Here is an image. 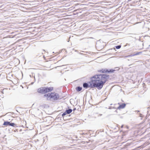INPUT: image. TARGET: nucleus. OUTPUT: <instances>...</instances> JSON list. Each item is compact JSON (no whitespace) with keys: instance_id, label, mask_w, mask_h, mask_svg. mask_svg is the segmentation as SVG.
<instances>
[{"instance_id":"3","label":"nucleus","mask_w":150,"mask_h":150,"mask_svg":"<svg viewBox=\"0 0 150 150\" xmlns=\"http://www.w3.org/2000/svg\"><path fill=\"white\" fill-rule=\"evenodd\" d=\"M3 125L6 126H8L13 127H15V126H16V125L14 123L11 122H10L7 121H4Z\"/></svg>"},{"instance_id":"19","label":"nucleus","mask_w":150,"mask_h":150,"mask_svg":"<svg viewBox=\"0 0 150 150\" xmlns=\"http://www.w3.org/2000/svg\"><path fill=\"white\" fill-rule=\"evenodd\" d=\"M140 117H143V115L141 114H140Z\"/></svg>"},{"instance_id":"29","label":"nucleus","mask_w":150,"mask_h":150,"mask_svg":"<svg viewBox=\"0 0 150 150\" xmlns=\"http://www.w3.org/2000/svg\"><path fill=\"white\" fill-rule=\"evenodd\" d=\"M102 115V114H100V116H101Z\"/></svg>"},{"instance_id":"14","label":"nucleus","mask_w":150,"mask_h":150,"mask_svg":"<svg viewBox=\"0 0 150 150\" xmlns=\"http://www.w3.org/2000/svg\"><path fill=\"white\" fill-rule=\"evenodd\" d=\"M115 48L117 49H120L121 47V45H117L115 46Z\"/></svg>"},{"instance_id":"30","label":"nucleus","mask_w":150,"mask_h":150,"mask_svg":"<svg viewBox=\"0 0 150 150\" xmlns=\"http://www.w3.org/2000/svg\"><path fill=\"white\" fill-rule=\"evenodd\" d=\"M69 40L68 41V42H69Z\"/></svg>"},{"instance_id":"24","label":"nucleus","mask_w":150,"mask_h":150,"mask_svg":"<svg viewBox=\"0 0 150 150\" xmlns=\"http://www.w3.org/2000/svg\"><path fill=\"white\" fill-rule=\"evenodd\" d=\"M115 112H117V110H115Z\"/></svg>"},{"instance_id":"16","label":"nucleus","mask_w":150,"mask_h":150,"mask_svg":"<svg viewBox=\"0 0 150 150\" xmlns=\"http://www.w3.org/2000/svg\"><path fill=\"white\" fill-rule=\"evenodd\" d=\"M110 50H112L113 51H116V50L115 49V48L111 49H110Z\"/></svg>"},{"instance_id":"5","label":"nucleus","mask_w":150,"mask_h":150,"mask_svg":"<svg viewBox=\"0 0 150 150\" xmlns=\"http://www.w3.org/2000/svg\"><path fill=\"white\" fill-rule=\"evenodd\" d=\"M38 92L41 94L45 93V87H42L38 88Z\"/></svg>"},{"instance_id":"27","label":"nucleus","mask_w":150,"mask_h":150,"mask_svg":"<svg viewBox=\"0 0 150 150\" xmlns=\"http://www.w3.org/2000/svg\"><path fill=\"white\" fill-rule=\"evenodd\" d=\"M43 56V57L45 58V56H44H44Z\"/></svg>"},{"instance_id":"10","label":"nucleus","mask_w":150,"mask_h":150,"mask_svg":"<svg viewBox=\"0 0 150 150\" xmlns=\"http://www.w3.org/2000/svg\"><path fill=\"white\" fill-rule=\"evenodd\" d=\"M115 71V69H107V74L111 73L114 72Z\"/></svg>"},{"instance_id":"25","label":"nucleus","mask_w":150,"mask_h":150,"mask_svg":"<svg viewBox=\"0 0 150 150\" xmlns=\"http://www.w3.org/2000/svg\"><path fill=\"white\" fill-rule=\"evenodd\" d=\"M137 112H139V111L138 110V111H137Z\"/></svg>"},{"instance_id":"23","label":"nucleus","mask_w":150,"mask_h":150,"mask_svg":"<svg viewBox=\"0 0 150 150\" xmlns=\"http://www.w3.org/2000/svg\"><path fill=\"white\" fill-rule=\"evenodd\" d=\"M123 127V125H122L121 126V128H122Z\"/></svg>"},{"instance_id":"11","label":"nucleus","mask_w":150,"mask_h":150,"mask_svg":"<svg viewBox=\"0 0 150 150\" xmlns=\"http://www.w3.org/2000/svg\"><path fill=\"white\" fill-rule=\"evenodd\" d=\"M72 111V109H69L65 111V112H66V113L67 114H69Z\"/></svg>"},{"instance_id":"31","label":"nucleus","mask_w":150,"mask_h":150,"mask_svg":"<svg viewBox=\"0 0 150 150\" xmlns=\"http://www.w3.org/2000/svg\"><path fill=\"white\" fill-rule=\"evenodd\" d=\"M149 125H150V122H149Z\"/></svg>"},{"instance_id":"28","label":"nucleus","mask_w":150,"mask_h":150,"mask_svg":"<svg viewBox=\"0 0 150 150\" xmlns=\"http://www.w3.org/2000/svg\"><path fill=\"white\" fill-rule=\"evenodd\" d=\"M43 51H44V52H45V50H43Z\"/></svg>"},{"instance_id":"12","label":"nucleus","mask_w":150,"mask_h":150,"mask_svg":"<svg viewBox=\"0 0 150 150\" xmlns=\"http://www.w3.org/2000/svg\"><path fill=\"white\" fill-rule=\"evenodd\" d=\"M76 89L77 91L79 92L82 90V87L80 86H78L76 87Z\"/></svg>"},{"instance_id":"17","label":"nucleus","mask_w":150,"mask_h":150,"mask_svg":"<svg viewBox=\"0 0 150 150\" xmlns=\"http://www.w3.org/2000/svg\"><path fill=\"white\" fill-rule=\"evenodd\" d=\"M115 69H115V70H119V69H120V68H119L118 67H116V68H115Z\"/></svg>"},{"instance_id":"2","label":"nucleus","mask_w":150,"mask_h":150,"mask_svg":"<svg viewBox=\"0 0 150 150\" xmlns=\"http://www.w3.org/2000/svg\"><path fill=\"white\" fill-rule=\"evenodd\" d=\"M44 96L46 97L47 99H48L49 98H50V99H52L54 100H58L59 98V94L55 92H51L45 94L44 95Z\"/></svg>"},{"instance_id":"22","label":"nucleus","mask_w":150,"mask_h":150,"mask_svg":"<svg viewBox=\"0 0 150 150\" xmlns=\"http://www.w3.org/2000/svg\"><path fill=\"white\" fill-rule=\"evenodd\" d=\"M81 134H83H83H84V133H82Z\"/></svg>"},{"instance_id":"13","label":"nucleus","mask_w":150,"mask_h":150,"mask_svg":"<svg viewBox=\"0 0 150 150\" xmlns=\"http://www.w3.org/2000/svg\"><path fill=\"white\" fill-rule=\"evenodd\" d=\"M129 37H131L132 38H136L134 37L135 35H136V34H132V33H129L128 34Z\"/></svg>"},{"instance_id":"8","label":"nucleus","mask_w":150,"mask_h":150,"mask_svg":"<svg viewBox=\"0 0 150 150\" xmlns=\"http://www.w3.org/2000/svg\"><path fill=\"white\" fill-rule=\"evenodd\" d=\"M53 89V87H45V93L51 92Z\"/></svg>"},{"instance_id":"15","label":"nucleus","mask_w":150,"mask_h":150,"mask_svg":"<svg viewBox=\"0 0 150 150\" xmlns=\"http://www.w3.org/2000/svg\"><path fill=\"white\" fill-rule=\"evenodd\" d=\"M67 114L66 113V112L65 111L62 114V116L64 117V116L65 115H66Z\"/></svg>"},{"instance_id":"18","label":"nucleus","mask_w":150,"mask_h":150,"mask_svg":"<svg viewBox=\"0 0 150 150\" xmlns=\"http://www.w3.org/2000/svg\"><path fill=\"white\" fill-rule=\"evenodd\" d=\"M57 149L60 150L61 149V148H60L59 146L57 147Z\"/></svg>"},{"instance_id":"1","label":"nucleus","mask_w":150,"mask_h":150,"mask_svg":"<svg viewBox=\"0 0 150 150\" xmlns=\"http://www.w3.org/2000/svg\"><path fill=\"white\" fill-rule=\"evenodd\" d=\"M110 77L108 74H97L94 75L90 78L91 81L88 83H84L83 87L86 88H96L100 90L103 88L105 84L108 81Z\"/></svg>"},{"instance_id":"4","label":"nucleus","mask_w":150,"mask_h":150,"mask_svg":"<svg viewBox=\"0 0 150 150\" xmlns=\"http://www.w3.org/2000/svg\"><path fill=\"white\" fill-rule=\"evenodd\" d=\"M128 1L131 2L132 3L130 4L132 6L134 5V4L137 5H139L140 4V1L138 0H128Z\"/></svg>"},{"instance_id":"6","label":"nucleus","mask_w":150,"mask_h":150,"mask_svg":"<svg viewBox=\"0 0 150 150\" xmlns=\"http://www.w3.org/2000/svg\"><path fill=\"white\" fill-rule=\"evenodd\" d=\"M142 53V52H134L133 54H131L130 55H129L127 56H126L125 57H130L132 56H134L137 55H139V54H141Z\"/></svg>"},{"instance_id":"20","label":"nucleus","mask_w":150,"mask_h":150,"mask_svg":"<svg viewBox=\"0 0 150 150\" xmlns=\"http://www.w3.org/2000/svg\"><path fill=\"white\" fill-rule=\"evenodd\" d=\"M76 110V108H74V109H73V110L74 111H75V110Z\"/></svg>"},{"instance_id":"26","label":"nucleus","mask_w":150,"mask_h":150,"mask_svg":"<svg viewBox=\"0 0 150 150\" xmlns=\"http://www.w3.org/2000/svg\"><path fill=\"white\" fill-rule=\"evenodd\" d=\"M65 66V65H62V66H60V67H62V66Z\"/></svg>"},{"instance_id":"9","label":"nucleus","mask_w":150,"mask_h":150,"mask_svg":"<svg viewBox=\"0 0 150 150\" xmlns=\"http://www.w3.org/2000/svg\"><path fill=\"white\" fill-rule=\"evenodd\" d=\"M126 104L125 103H123L120 105L117 108V109H120L124 108L126 106Z\"/></svg>"},{"instance_id":"32","label":"nucleus","mask_w":150,"mask_h":150,"mask_svg":"<svg viewBox=\"0 0 150 150\" xmlns=\"http://www.w3.org/2000/svg\"><path fill=\"white\" fill-rule=\"evenodd\" d=\"M42 54H43V53L42 52Z\"/></svg>"},{"instance_id":"21","label":"nucleus","mask_w":150,"mask_h":150,"mask_svg":"<svg viewBox=\"0 0 150 150\" xmlns=\"http://www.w3.org/2000/svg\"><path fill=\"white\" fill-rule=\"evenodd\" d=\"M112 108V107H110L109 108V109H111Z\"/></svg>"},{"instance_id":"7","label":"nucleus","mask_w":150,"mask_h":150,"mask_svg":"<svg viewBox=\"0 0 150 150\" xmlns=\"http://www.w3.org/2000/svg\"><path fill=\"white\" fill-rule=\"evenodd\" d=\"M98 72L102 73V74H107V69H101L98 70Z\"/></svg>"}]
</instances>
